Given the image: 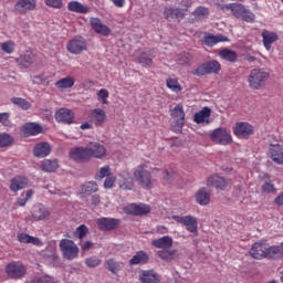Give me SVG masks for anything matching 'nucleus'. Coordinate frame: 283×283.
Listing matches in <instances>:
<instances>
[{
    "mask_svg": "<svg viewBox=\"0 0 283 283\" xmlns=\"http://www.w3.org/2000/svg\"><path fill=\"white\" fill-rule=\"evenodd\" d=\"M269 76L271 74L264 69H253L248 76V83L252 90H262Z\"/></svg>",
    "mask_w": 283,
    "mask_h": 283,
    "instance_id": "1",
    "label": "nucleus"
},
{
    "mask_svg": "<svg viewBox=\"0 0 283 283\" xmlns=\"http://www.w3.org/2000/svg\"><path fill=\"white\" fill-rule=\"evenodd\" d=\"M134 176L142 189H154V181L151 180V172L147 170V165L142 164L134 170Z\"/></svg>",
    "mask_w": 283,
    "mask_h": 283,
    "instance_id": "2",
    "label": "nucleus"
},
{
    "mask_svg": "<svg viewBox=\"0 0 283 283\" xmlns=\"http://www.w3.org/2000/svg\"><path fill=\"white\" fill-rule=\"evenodd\" d=\"M4 273L10 280H21L28 273V269L23 263L18 261H12L6 265Z\"/></svg>",
    "mask_w": 283,
    "mask_h": 283,
    "instance_id": "3",
    "label": "nucleus"
},
{
    "mask_svg": "<svg viewBox=\"0 0 283 283\" xmlns=\"http://www.w3.org/2000/svg\"><path fill=\"white\" fill-rule=\"evenodd\" d=\"M222 65L217 60L208 61L199 65L192 74L195 76H207V74H220Z\"/></svg>",
    "mask_w": 283,
    "mask_h": 283,
    "instance_id": "4",
    "label": "nucleus"
},
{
    "mask_svg": "<svg viewBox=\"0 0 283 283\" xmlns=\"http://www.w3.org/2000/svg\"><path fill=\"white\" fill-rule=\"evenodd\" d=\"M209 138L216 145H231L233 143L231 133L226 127L213 129Z\"/></svg>",
    "mask_w": 283,
    "mask_h": 283,
    "instance_id": "5",
    "label": "nucleus"
},
{
    "mask_svg": "<svg viewBox=\"0 0 283 283\" xmlns=\"http://www.w3.org/2000/svg\"><path fill=\"white\" fill-rule=\"evenodd\" d=\"M60 249L65 260H76L78 258V245L70 239H62L60 241Z\"/></svg>",
    "mask_w": 283,
    "mask_h": 283,
    "instance_id": "6",
    "label": "nucleus"
},
{
    "mask_svg": "<svg viewBox=\"0 0 283 283\" xmlns=\"http://www.w3.org/2000/svg\"><path fill=\"white\" fill-rule=\"evenodd\" d=\"M232 14L235 19H241V21H244L245 23H255V13L247 9L242 3H234Z\"/></svg>",
    "mask_w": 283,
    "mask_h": 283,
    "instance_id": "7",
    "label": "nucleus"
},
{
    "mask_svg": "<svg viewBox=\"0 0 283 283\" xmlns=\"http://www.w3.org/2000/svg\"><path fill=\"white\" fill-rule=\"evenodd\" d=\"M233 134L237 136V138L247 140L254 134L253 125L249 124L248 122H238L233 126Z\"/></svg>",
    "mask_w": 283,
    "mask_h": 283,
    "instance_id": "8",
    "label": "nucleus"
},
{
    "mask_svg": "<svg viewBox=\"0 0 283 283\" xmlns=\"http://www.w3.org/2000/svg\"><path fill=\"white\" fill-rule=\"evenodd\" d=\"M70 54H81L87 50V40L81 35H75L66 45Z\"/></svg>",
    "mask_w": 283,
    "mask_h": 283,
    "instance_id": "9",
    "label": "nucleus"
},
{
    "mask_svg": "<svg viewBox=\"0 0 283 283\" xmlns=\"http://www.w3.org/2000/svg\"><path fill=\"white\" fill-rule=\"evenodd\" d=\"M96 227L99 231H116L120 227V219L102 217L96 219Z\"/></svg>",
    "mask_w": 283,
    "mask_h": 283,
    "instance_id": "10",
    "label": "nucleus"
},
{
    "mask_svg": "<svg viewBox=\"0 0 283 283\" xmlns=\"http://www.w3.org/2000/svg\"><path fill=\"white\" fill-rule=\"evenodd\" d=\"M172 220L179 224H184L189 233H198V219L191 214L188 216H172Z\"/></svg>",
    "mask_w": 283,
    "mask_h": 283,
    "instance_id": "11",
    "label": "nucleus"
},
{
    "mask_svg": "<svg viewBox=\"0 0 283 283\" xmlns=\"http://www.w3.org/2000/svg\"><path fill=\"white\" fill-rule=\"evenodd\" d=\"M185 17H187V9L174 7H165L164 9V19H166V21H178V23H180Z\"/></svg>",
    "mask_w": 283,
    "mask_h": 283,
    "instance_id": "12",
    "label": "nucleus"
},
{
    "mask_svg": "<svg viewBox=\"0 0 283 283\" xmlns=\"http://www.w3.org/2000/svg\"><path fill=\"white\" fill-rule=\"evenodd\" d=\"M20 132L23 138H30V136H39V134H43V126L38 123L30 122L22 125Z\"/></svg>",
    "mask_w": 283,
    "mask_h": 283,
    "instance_id": "13",
    "label": "nucleus"
},
{
    "mask_svg": "<svg viewBox=\"0 0 283 283\" xmlns=\"http://www.w3.org/2000/svg\"><path fill=\"white\" fill-rule=\"evenodd\" d=\"M70 158H72V160H75V163H87L88 160L92 159V157L90 156V150L86 147H75L73 149H71L70 151Z\"/></svg>",
    "mask_w": 283,
    "mask_h": 283,
    "instance_id": "14",
    "label": "nucleus"
},
{
    "mask_svg": "<svg viewBox=\"0 0 283 283\" xmlns=\"http://www.w3.org/2000/svg\"><path fill=\"white\" fill-rule=\"evenodd\" d=\"M74 111L69 108H60L55 112L56 123H62L63 125H72L74 123Z\"/></svg>",
    "mask_w": 283,
    "mask_h": 283,
    "instance_id": "15",
    "label": "nucleus"
},
{
    "mask_svg": "<svg viewBox=\"0 0 283 283\" xmlns=\"http://www.w3.org/2000/svg\"><path fill=\"white\" fill-rule=\"evenodd\" d=\"M52 154V146L48 142H40L33 147V156L35 158H48Z\"/></svg>",
    "mask_w": 283,
    "mask_h": 283,
    "instance_id": "16",
    "label": "nucleus"
},
{
    "mask_svg": "<svg viewBox=\"0 0 283 283\" xmlns=\"http://www.w3.org/2000/svg\"><path fill=\"white\" fill-rule=\"evenodd\" d=\"M126 213H129V216H147V213H151V207L146 203H132L126 208Z\"/></svg>",
    "mask_w": 283,
    "mask_h": 283,
    "instance_id": "17",
    "label": "nucleus"
},
{
    "mask_svg": "<svg viewBox=\"0 0 283 283\" xmlns=\"http://www.w3.org/2000/svg\"><path fill=\"white\" fill-rule=\"evenodd\" d=\"M91 28L96 34H101L102 36H109L112 34V29L98 18H91Z\"/></svg>",
    "mask_w": 283,
    "mask_h": 283,
    "instance_id": "18",
    "label": "nucleus"
},
{
    "mask_svg": "<svg viewBox=\"0 0 283 283\" xmlns=\"http://www.w3.org/2000/svg\"><path fill=\"white\" fill-rule=\"evenodd\" d=\"M35 8L36 0H18V2L14 4V10L19 12V14H27Z\"/></svg>",
    "mask_w": 283,
    "mask_h": 283,
    "instance_id": "19",
    "label": "nucleus"
},
{
    "mask_svg": "<svg viewBox=\"0 0 283 283\" xmlns=\"http://www.w3.org/2000/svg\"><path fill=\"white\" fill-rule=\"evenodd\" d=\"M34 53L32 51H25L19 57H17L15 63H18L21 70H28L32 63H34Z\"/></svg>",
    "mask_w": 283,
    "mask_h": 283,
    "instance_id": "20",
    "label": "nucleus"
},
{
    "mask_svg": "<svg viewBox=\"0 0 283 283\" xmlns=\"http://www.w3.org/2000/svg\"><path fill=\"white\" fill-rule=\"evenodd\" d=\"M29 180L24 176H15L10 180V191L17 193V191H21V189H25L28 187Z\"/></svg>",
    "mask_w": 283,
    "mask_h": 283,
    "instance_id": "21",
    "label": "nucleus"
},
{
    "mask_svg": "<svg viewBox=\"0 0 283 283\" xmlns=\"http://www.w3.org/2000/svg\"><path fill=\"white\" fill-rule=\"evenodd\" d=\"M228 41L229 38L222 34L213 35L208 33L203 36V43L208 45V48H213V45H218V43H227Z\"/></svg>",
    "mask_w": 283,
    "mask_h": 283,
    "instance_id": "22",
    "label": "nucleus"
},
{
    "mask_svg": "<svg viewBox=\"0 0 283 283\" xmlns=\"http://www.w3.org/2000/svg\"><path fill=\"white\" fill-rule=\"evenodd\" d=\"M270 158L276 165H283V147L280 144L270 145Z\"/></svg>",
    "mask_w": 283,
    "mask_h": 283,
    "instance_id": "23",
    "label": "nucleus"
},
{
    "mask_svg": "<svg viewBox=\"0 0 283 283\" xmlns=\"http://www.w3.org/2000/svg\"><path fill=\"white\" fill-rule=\"evenodd\" d=\"M154 59H156L154 50H149L142 52L137 57V61L142 67H151V65H154Z\"/></svg>",
    "mask_w": 283,
    "mask_h": 283,
    "instance_id": "24",
    "label": "nucleus"
},
{
    "mask_svg": "<svg viewBox=\"0 0 283 283\" xmlns=\"http://www.w3.org/2000/svg\"><path fill=\"white\" fill-rule=\"evenodd\" d=\"M88 155L91 158H103L107 154V149H105L104 145L99 143H94L87 146Z\"/></svg>",
    "mask_w": 283,
    "mask_h": 283,
    "instance_id": "25",
    "label": "nucleus"
},
{
    "mask_svg": "<svg viewBox=\"0 0 283 283\" xmlns=\"http://www.w3.org/2000/svg\"><path fill=\"white\" fill-rule=\"evenodd\" d=\"M261 36L263 39V45L268 51L271 50V45H273V43H275L280 39L277 33L271 32L266 29L262 31Z\"/></svg>",
    "mask_w": 283,
    "mask_h": 283,
    "instance_id": "26",
    "label": "nucleus"
},
{
    "mask_svg": "<svg viewBox=\"0 0 283 283\" xmlns=\"http://www.w3.org/2000/svg\"><path fill=\"white\" fill-rule=\"evenodd\" d=\"M142 283H160V276L154 270H144L139 275Z\"/></svg>",
    "mask_w": 283,
    "mask_h": 283,
    "instance_id": "27",
    "label": "nucleus"
},
{
    "mask_svg": "<svg viewBox=\"0 0 283 283\" xmlns=\"http://www.w3.org/2000/svg\"><path fill=\"white\" fill-rule=\"evenodd\" d=\"M151 247H155V249H171L174 247V239L169 235L161 237L159 239L151 241Z\"/></svg>",
    "mask_w": 283,
    "mask_h": 283,
    "instance_id": "28",
    "label": "nucleus"
},
{
    "mask_svg": "<svg viewBox=\"0 0 283 283\" xmlns=\"http://www.w3.org/2000/svg\"><path fill=\"white\" fill-rule=\"evenodd\" d=\"M250 255L254 260H262V258H266V248L264 243L255 242L250 249Z\"/></svg>",
    "mask_w": 283,
    "mask_h": 283,
    "instance_id": "29",
    "label": "nucleus"
},
{
    "mask_svg": "<svg viewBox=\"0 0 283 283\" xmlns=\"http://www.w3.org/2000/svg\"><path fill=\"white\" fill-rule=\"evenodd\" d=\"M171 116L176 118V125L177 127H185V108H182V104H178L177 106L174 107Z\"/></svg>",
    "mask_w": 283,
    "mask_h": 283,
    "instance_id": "30",
    "label": "nucleus"
},
{
    "mask_svg": "<svg viewBox=\"0 0 283 283\" xmlns=\"http://www.w3.org/2000/svg\"><path fill=\"white\" fill-rule=\"evenodd\" d=\"M208 187H214V189H227V180L218 175L211 176L207 180Z\"/></svg>",
    "mask_w": 283,
    "mask_h": 283,
    "instance_id": "31",
    "label": "nucleus"
},
{
    "mask_svg": "<svg viewBox=\"0 0 283 283\" xmlns=\"http://www.w3.org/2000/svg\"><path fill=\"white\" fill-rule=\"evenodd\" d=\"M265 258L268 260H282L283 249L281 248V245H271L266 248Z\"/></svg>",
    "mask_w": 283,
    "mask_h": 283,
    "instance_id": "32",
    "label": "nucleus"
},
{
    "mask_svg": "<svg viewBox=\"0 0 283 283\" xmlns=\"http://www.w3.org/2000/svg\"><path fill=\"white\" fill-rule=\"evenodd\" d=\"M211 116V108L203 107L201 111L195 114L193 120L197 125H202V123L209 124V117Z\"/></svg>",
    "mask_w": 283,
    "mask_h": 283,
    "instance_id": "33",
    "label": "nucleus"
},
{
    "mask_svg": "<svg viewBox=\"0 0 283 283\" xmlns=\"http://www.w3.org/2000/svg\"><path fill=\"white\" fill-rule=\"evenodd\" d=\"M196 201L198 205H201V207H207V205L211 202V193L207 191V188H201L196 193Z\"/></svg>",
    "mask_w": 283,
    "mask_h": 283,
    "instance_id": "34",
    "label": "nucleus"
},
{
    "mask_svg": "<svg viewBox=\"0 0 283 283\" xmlns=\"http://www.w3.org/2000/svg\"><path fill=\"white\" fill-rule=\"evenodd\" d=\"M157 255L160 260H164V262H174V260L178 259V250H159Z\"/></svg>",
    "mask_w": 283,
    "mask_h": 283,
    "instance_id": "35",
    "label": "nucleus"
},
{
    "mask_svg": "<svg viewBox=\"0 0 283 283\" xmlns=\"http://www.w3.org/2000/svg\"><path fill=\"white\" fill-rule=\"evenodd\" d=\"M149 262V254L145 251H138L130 260L129 264L130 266H134L136 264H147Z\"/></svg>",
    "mask_w": 283,
    "mask_h": 283,
    "instance_id": "36",
    "label": "nucleus"
},
{
    "mask_svg": "<svg viewBox=\"0 0 283 283\" xmlns=\"http://www.w3.org/2000/svg\"><path fill=\"white\" fill-rule=\"evenodd\" d=\"M42 171L52 174L59 169V161L56 159H44L40 166Z\"/></svg>",
    "mask_w": 283,
    "mask_h": 283,
    "instance_id": "37",
    "label": "nucleus"
},
{
    "mask_svg": "<svg viewBox=\"0 0 283 283\" xmlns=\"http://www.w3.org/2000/svg\"><path fill=\"white\" fill-rule=\"evenodd\" d=\"M92 118H94L95 125L97 127H103V124L107 118V114H105V111H103L102 108H95L92 112Z\"/></svg>",
    "mask_w": 283,
    "mask_h": 283,
    "instance_id": "38",
    "label": "nucleus"
},
{
    "mask_svg": "<svg viewBox=\"0 0 283 283\" xmlns=\"http://www.w3.org/2000/svg\"><path fill=\"white\" fill-rule=\"evenodd\" d=\"M219 56L220 59H222L223 61H228L229 63H235L238 61V53L230 49H222L219 52Z\"/></svg>",
    "mask_w": 283,
    "mask_h": 283,
    "instance_id": "39",
    "label": "nucleus"
},
{
    "mask_svg": "<svg viewBox=\"0 0 283 283\" xmlns=\"http://www.w3.org/2000/svg\"><path fill=\"white\" fill-rule=\"evenodd\" d=\"M67 10H70V12H77L78 14H87V12H90V8L83 6L78 1L69 2Z\"/></svg>",
    "mask_w": 283,
    "mask_h": 283,
    "instance_id": "40",
    "label": "nucleus"
},
{
    "mask_svg": "<svg viewBox=\"0 0 283 283\" xmlns=\"http://www.w3.org/2000/svg\"><path fill=\"white\" fill-rule=\"evenodd\" d=\"M74 83H76V80L72 76H67L55 82V87H57V90H70L74 87Z\"/></svg>",
    "mask_w": 283,
    "mask_h": 283,
    "instance_id": "41",
    "label": "nucleus"
},
{
    "mask_svg": "<svg viewBox=\"0 0 283 283\" xmlns=\"http://www.w3.org/2000/svg\"><path fill=\"white\" fill-rule=\"evenodd\" d=\"M98 191V184L96 181H86L82 185V196H92V193H96Z\"/></svg>",
    "mask_w": 283,
    "mask_h": 283,
    "instance_id": "42",
    "label": "nucleus"
},
{
    "mask_svg": "<svg viewBox=\"0 0 283 283\" xmlns=\"http://www.w3.org/2000/svg\"><path fill=\"white\" fill-rule=\"evenodd\" d=\"M32 218L34 220H46V218H50V211L43 206L35 207L32 212Z\"/></svg>",
    "mask_w": 283,
    "mask_h": 283,
    "instance_id": "43",
    "label": "nucleus"
},
{
    "mask_svg": "<svg viewBox=\"0 0 283 283\" xmlns=\"http://www.w3.org/2000/svg\"><path fill=\"white\" fill-rule=\"evenodd\" d=\"M105 266H106L107 271L113 273V275H117L118 271H120L123 269V264L118 263V261H116L114 259L106 260Z\"/></svg>",
    "mask_w": 283,
    "mask_h": 283,
    "instance_id": "44",
    "label": "nucleus"
},
{
    "mask_svg": "<svg viewBox=\"0 0 283 283\" xmlns=\"http://www.w3.org/2000/svg\"><path fill=\"white\" fill-rule=\"evenodd\" d=\"M192 17L199 21H205L209 17V8L200 6L192 12Z\"/></svg>",
    "mask_w": 283,
    "mask_h": 283,
    "instance_id": "45",
    "label": "nucleus"
},
{
    "mask_svg": "<svg viewBox=\"0 0 283 283\" xmlns=\"http://www.w3.org/2000/svg\"><path fill=\"white\" fill-rule=\"evenodd\" d=\"M11 103H13V105H17V107H20V109L23 111H28L30 109V107H32V104L28 99L22 97H12Z\"/></svg>",
    "mask_w": 283,
    "mask_h": 283,
    "instance_id": "46",
    "label": "nucleus"
},
{
    "mask_svg": "<svg viewBox=\"0 0 283 283\" xmlns=\"http://www.w3.org/2000/svg\"><path fill=\"white\" fill-rule=\"evenodd\" d=\"M12 145H14V137L7 133L0 134V148L12 147Z\"/></svg>",
    "mask_w": 283,
    "mask_h": 283,
    "instance_id": "47",
    "label": "nucleus"
},
{
    "mask_svg": "<svg viewBox=\"0 0 283 283\" xmlns=\"http://www.w3.org/2000/svg\"><path fill=\"white\" fill-rule=\"evenodd\" d=\"M103 260L98 259L97 256H90L86 258L84 263L88 269H96V266H101Z\"/></svg>",
    "mask_w": 283,
    "mask_h": 283,
    "instance_id": "48",
    "label": "nucleus"
},
{
    "mask_svg": "<svg viewBox=\"0 0 283 283\" xmlns=\"http://www.w3.org/2000/svg\"><path fill=\"white\" fill-rule=\"evenodd\" d=\"M87 233H90V228H87L85 224H81L75 229L74 237L78 238V240H83Z\"/></svg>",
    "mask_w": 283,
    "mask_h": 283,
    "instance_id": "49",
    "label": "nucleus"
},
{
    "mask_svg": "<svg viewBox=\"0 0 283 283\" xmlns=\"http://www.w3.org/2000/svg\"><path fill=\"white\" fill-rule=\"evenodd\" d=\"M166 83H167V87L169 90H171L172 92H176V93L182 92V87L178 83V80H176V78H168Z\"/></svg>",
    "mask_w": 283,
    "mask_h": 283,
    "instance_id": "50",
    "label": "nucleus"
},
{
    "mask_svg": "<svg viewBox=\"0 0 283 283\" xmlns=\"http://www.w3.org/2000/svg\"><path fill=\"white\" fill-rule=\"evenodd\" d=\"M112 176L109 170V166H104L99 169V171L95 175V180H103V178H107Z\"/></svg>",
    "mask_w": 283,
    "mask_h": 283,
    "instance_id": "51",
    "label": "nucleus"
},
{
    "mask_svg": "<svg viewBox=\"0 0 283 283\" xmlns=\"http://www.w3.org/2000/svg\"><path fill=\"white\" fill-rule=\"evenodd\" d=\"M97 98L103 105H107V98H109V91H107V88H101L97 93Z\"/></svg>",
    "mask_w": 283,
    "mask_h": 283,
    "instance_id": "52",
    "label": "nucleus"
},
{
    "mask_svg": "<svg viewBox=\"0 0 283 283\" xmlns=\"http://www.w3.org/2000/svg\"><path fill=\"white\" fill-rule=\"evenodd\" d=\"M120 189L124 191H132L134 189V178L127 177L123 184H120Z\"/></svg>",
    "mask_w": 283,
    "mask_h": 283,
    "instance_id": "53",
    "label": "nucleus"
},
{
    "mask_svg": "<svg viewBox=\"0 0 283 283\" xmlns=\"http://www.w3.org/2000/svg\"><path fill=\"white\" fill-rule=\"evenodd\" d=\"M178 61H179L180 65H189V62L191 61V54L181 53V54H179Z\"/></svg>",
    "mask_w": 283,
    "mask_h": 283,
    "instance_id": "54",
    "label": "nucleus"
},
{
    "mask_svg": "<svg viewBox=\"0 0 283 283\" xmlns=\"http://www.w3.org/2000/svg\"><path fill=\"white\" fill-rule=\"evenodd\" d=\"M1 49L6 54H12V52H14V44L12 42H4L2 43Z\"/></svg>",
    "mask_w": 283,
    "mask_h": 283,
    "instance_id": "55",
    "label": "nucleus"
},
{
    "mask_svg": "<svg viewBox=\"0 0 283 283\" xmlns=\"http://www.w3.org/2000/svg\"><path fill=\"white\" fill-rule=\"evenodd\" d=\"M115 182H116V177L109 175L108 177H106V179L104 181V188L112 189V187H114Z\"/></svg>",
    "mask_w": 283,
    "mask_h": 283,
    "instance_id": "56",
    "label": "nucleus"
},
{
    "mask_svg": "<svg viewBox=\"0 0 283 283\" xmlns=\"http://www.w3.org/2000/svg\"><path fill=\"white\" fill-rule=\"evenodd\" d=\"M50 8H61L63 0H44Z\"/></svg>",
    "mask_w": 283,
    "mask_h": 283,
    "instance_id": "57",
    "label": "nucleus"
},
{
    "mask_svg": "<svg viewBox=\"0 0 283 283\" xmlns=\"http://www.w3.org/2000/svg\"><path fill=\"white\" fill-rule=\"evenodd\" d=\"M0 123L2 125H10V113H0Z\"/></svg>",
    "mask_w": 283,
    "mask_h": 283,
    "instance_id": "58",
    "label": "nucleus"
},
{
    "mask_svg": "<svg viewBox=\"0 0 283 283\" xmlns=\"http://www.w3.org/2000/svg\"><path fill=\"white\" fill-rule=\"evenodd\" d=\"M30 238L31 235L28 233H20L18 234V240L22 243V244H28L30 242Z\"/></svg>",
    "mask_w": 283,
    "mask_h": 283,
    "instance_id": "59",
    "label": "nucleus"
},
{
    "mask_svg": "<svg viewBox=\"0 0 283 283\" xmlns=\"http://www.w3.org/2000/svg\"><path fill=\"white\" fill-rule=\"evenodd\" d=\"M262 191H264L265 193H271V191H275V186H273V184L271 182H265L262 186Z\"/></svg>",
    "mask_w": 283,
    "mask_h": 283,
    "instance_id": "60",
    "label": "nucleus"
},
{
    "mask_svg": "<svg viewBox=\"0 0 283 283\" xmlns=\"http://www.w3.org/2000/svg\"><path fill=\"white\" fill-rule=\"evenodd\" d=\"M48 80L43 75H35L33 76V83L35 85H43Z\"/></svg>",
    "mask_w": 283,
    "mask_h": 283,
    "instance_id": "61",
    "label": "nucleus"
},
{
    "mask_svg": "<svg viewBox=\"0 0 283 283\" xmlns=\"http://www.w3.org/2000/svg\"><path fill=\"white\" fill-rule=\"evenodd\" d=\"M218 8H220V10H222V12H224V10H230L231 12H233V9L235 8V3H229V4L218 3Z\"/></svg>",
    "mask_w": 283,
    "mask_h": 283,
    "instance_id": "62",
    "label": "nucleus"
},
{
    "mask_svg": "<svg viewBox=\"0 0 283 283\" xmlns=\"http://www.w3.org/2000/svg\"><path fill=\"white\" fill-rule=\"evenodd\" d=\"M91 202L93 207H98V205H101V195H93L91 197Z\"/></svg>",
    "mask_w": 283,
    "mask_h": 283,
    "instance_id": "63",
    "label": "nucleus"
},
{
    "mask_svg": "<svg viewBox=\"0 0 283 283\" xmlns=\"http://www.w3.org/2000/svg\"><path fill=\"white\" fill-rule=\"evenodd\" d=\"M274 205L283 207V191L274 199Z\"/></svg>",
    "mask_w": 283,
    "mask_h": 283,
    "instance_id": "64",
    "label": "nucleus"
}]
</instances>
